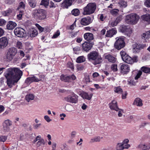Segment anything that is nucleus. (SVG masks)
<instances>
[{"instance_id": "20e7f679", "label": "nucleus", "mask_w": 150, "mask_h": 150, "mask_svg": "<svg viewBox=\"0 0 150 150\" xmlns=\"http://www.w3.org/2000/svg\"><path fill=\"white\" fill-rule=\"evenodd\" d=\"M96 5L94 3H90L84 8L83 14L84 15H90L95 11L96 8Z\"/></svg>"}, {"instance_id": "0eeeda50", "label": "nucleus", "mask_w": 150, "mask_h": 150, "mask_svg": "<svg viewBox=\"0 0 150 150\" xmlns=\"http://www.w3.org/2000/svg\"><path fill=\"white\" fill-rule=\"evenodd\" d=\"M17 52V50L16 48L11 47L9 48L6 55V57L7 60L9 61L12 60Z\"/></svg>"}, {"instance_id": "f704fd0d", "label": "nucleus", "mask_w": 150, "mask_h": 150, "mask_svg": "<svg viewBox=\"0 0 150 150\" xmlns=\"http://www.w3.org/2000/svg\"><path fill=\"white\" fill-rule=\"evenodd\" d=\"M132 73L133 74H137V75L135 77V79H137L139 78L140 76L142 75V71H138L137 70H134L132 71Z\"/></svg>"}, {"instance_id": "cd10ccee", "label": "nucleus", "mask_w": 150, "mask_h": 150, "mask_svg": "<svg viewBox=\"0 0 150 150\" xmlns=\"http://www.w3.org/2000/svg\"><path fill=\"white\" fill-rule=\"evenodd\" d=\"M74 0H65L62 3V5L64 8H67L69 6L71 5L73 1Z\"/></svg>"}, {"instance_id": "2f4dec72", "label": "nucleus", "mask_w": 150, "mask_h": 150, "mask_svg": "<svg viewBox=\"0 0 150 150\" xmlns=\"http://www.w3.org/2000/svg\"><path fill=\"white\" fill-rule=\"evenodd\" d=\"M141 37L142 39L145 40L150 38V30L142 34Z\"/></svg>"}, {"instance_id": "dca6fc26", "label": "nucleus", "mask_w": 150, "mask_h": 150, "mask_svg": "<svg viewBox=\"0 0 150 150\" xmlns=\"http://www.w3.org/2000/svg\"><path fill=\"white\" fill-rule=\"evenodd\" d=\"M8 40L6 37H3L0 38V49H2L7 46Z\"/></svg>"}, {"instance_id": "4c0bfd02", "label": "nucleus", "mask_w": 150, "mask_h": 150, "mask_svg": "<svg viewBox=\"0 0 150 150\" xmlns=\"http://www.w3.org/2000/svg\"><path fill=\"white\" fill-rule=\"evenodd\" d=\"M29 4L32 8H34L36 5V0H28Z\"/></svg>"}, {"instance_id": "13d9d810", "label": "nucleus", "mask_w": 150, "mask_h": 150, "mask_svg": "<svg viewBox=\"0 0 150 150\" xmlns=\"http://www.w3.org/2000/svg\"><path fill=\"white\" fill-rule=\"evenodd\" d=\"M67 66L68 67L72 70L74 69L73 64L71 62H69L67 63Z\"/></svg>"}, {"instance_id": "412c9836", "label": "nucleus", "mask_w": 150, "mask_h": 150, "mask_svg": "<svg viewBox=\"0 0 150 150\" xmlns=\"http://www.w3.org/2000/svg\"><path fill=\"white\" fill-rule=\"evenodd\" d=\"M92 43L85 42L83 44L82 46L83 50L85 51H89L91 48L92 45Z\"/></svg>"}, {"instance_id": "5fc2aeb1", "label": "nucleus", "mask_w": 150, "mask_h": 150, "mask_svg": "<svg viewBox=\"0 0 150 150\" xmlns=\"http://www.w3.org/2000/svg\"><path fill=\"white\" fill-rule=\"evenodd\" d=\"M25 82L27 84H29L32 82L31 77H30L27 78L25 80Z\"/></svg>"}, {"instance_id": "39448f33", "label": "nucleus", "mask_w": 150, "mask_h": 150, "mask_svg": "<svg viewBox=\"0 0 150 150\" xmlns=\"http://www.w3.org/2000/svg\"><path fill=\"white\" fill-rule=\"evenodd\" d=\"M46 11L42 9L35 10L33 13V16L34 18L40 20H44L46 18Z\"/></svg>"}, {"instance_id": "49530a36", "label": "nucleus", "mask_w": 150, "mask_h": 150, "mask_svg": "<svg viewBox=\"0 0 150 150\" xmlns=\"http://www.w3.org/2000/svg\"><path fill=\"white\" fill-rule=\"evenodd\" d=\"M19 11V13L18 14H17V17L18 20H20L21 19L22 16L23 14V10Z\"/></svg>"}, {"instance_id": "6e6d98bb", "label": "nucleus", "mask_w": 150, "mask_h": 150, "mask_svg": "<svg viewBox=\"0 0 150 150\" xmlns=\"http://www.w3.org/2000/svg\"><path fill=\"white\" fill-rule=\"evenodd\" d=\"M111 69L114 71H116L117 70V65L115 64H113L111 66Z\"/></svg>"}, {"instance_id": "603ef678", "label": "nucleus", "mask_w": 150, "mask_h": 150, "mask_svg": "<svg viewBox=\"0 0 150 150\" xmlns=\"http://www.w3.org/2000/svg\"><path fill=\"white\" fill-rule=\"evenodd\" d=\"M7 139V137L1 135L0 136V142H4Z\"/></svg>"}, {"instance_id": "f257e3e1", "label": "nucleus", "mask_w": 150, "mask_h": 150, "mask_svg": "<svg viewBox=\"0 0 150 150\" xmlns=\"http://www.w3.org/2000/svg\"><path fill=\"white\" fill-rule=\"evenodd\" d=\"M23 75V72L17 68L8 69L4 74L7 79V83L8 87L11 88L13 85L20 80Z\"/></svg>"}, {"instance_id": "bf43d9fd", "label": "nucleus", "mask_w": 150, "mask_h": 150, "mask_svg": "<svg viewBox=\"0 0 150 150\" xmlns=\"http://www.w3.org/2000/svg\"><path fill=\"white\" fill-rule=\"evenodd\" d=\"M122 19V16H119L117 17L115 21L118 24L121 21Z\"/></svg>"}, {"instance_id": "7ed1b4c3", "label": "nucleus", "mask_w": 150, "mask_h": 150, "mask_svg": "<svg viewBox=\"0 0 150 150\" xmlns=\"http://www.w3.org/2000/svg\"><path fill=\"white\" fill-rule=\"evenodd\" d=\"M139 19V16L137 14L132 13L126 16L125 21L128 24L135 25L137 23Z\"/></svg>"}, {"instance_id": "473e14b6", "label": "nucleus", "mask_w": 150, "mask_h": 150, "mask_svg": "<svg viewBox=\"0 0 150 150\" xmlns=\"http://www.w3.org/2000/svg\"><path fill=\"white\" fill-rule=\"evenodd\" d=\"M13 10L9 8L6 11L2 12V14L4 16H8L11 15L13 13Z\"/></svg>"}, {"instance_id": "c9c22d12", "label": "nucleus", "mask_w": 150, "mask_h": 150, "mask_svg": "<svg viewBox=\"0 0 150 150\" xmlns=\"http://www.w3.org/2000/svg\"><path fill=\"white\" fill-rule=\"evenodd\" d=\"M34 95L32 94H30L27 95L25 96V99L28 102L30 100L34 99Z\"/></svg>"}, {"instance_id": "864d4df0", "label": "nucleus", "mask_w": 150, "mask_h": 150, "mask_svg": "<svg viewBox=\"0 0 150 150\" xmlns=\"http://www.w3.org/2000/svg\"><path fill=\"white\" fill-rule=\"evenodd\" d=\"M35 25L38 28V29L39 30L40 32H42L43 31V30L44 29V28L40 26L38 24H36Z\"/></svg>"}, {"instance_id": "680f3d73", "label": "nucleus", "mask_w": 150, "mask_h": 150, "mask_svg": "<svg viewBox=\"0 0 150 150\" xmlns=\"http://www.w3.org/2000/svg\"><path fill=\"white\" fill-rule=\"evenodd\" d=\"M16 46L19 49H21L22 47V43L20 41H18L16 43Z\"/></svg>"}, {"instance_id": "a211bd4d", "label": "nucleus", "mask_w": 150, "mask_h": 150, "mask_svg": "<svg viewBox=\"0 0 150 150\" xmlns=\"http://www.w3.org/2000/svg\"><path fill=\"white\" fill-rule=\"evenodd\" d=\"M92 22L91 18L89 17L82 18L80 21L81 24L83 25H88Z\"/></svg>"}, {"instance_id": "79ce46f5", "label": "nucleus", "mask_w": 150, "mask_h": 150, "mask_svg": "<svg viewBox=\"0 0 150 150\" xmlns=\"http://www.w3.org/2000/svg\"><path fill=\"white\" fill-rule=\"evenodd\" d=\"M119 11L117 9H112L110 11V13L114 16H116L119 13Z\"/></svg>"}, {"instance_id": "f03ea898", "label": "nucleus", "mask_w": 150, "mask_h": 150, "mask_svg": "<svg viewBox=\"0 0 150 150\" xmlns=\"http://www.w3.org/2000/svg\"><path fill=\"white\" fill-rule=\"evenodd\" d=\"M88 58L89 61H92V63L95 65L100 64L103 61L102 58L98 53L93 51L88 54Z\"/></svg>"}, {"instance_id": "3c124183", "label": "nucleus", "mask_w": 150, "mask_h": 150, "mask_svg": "<svg viewBox=\"0 0 150 150\" xmlns=\"http://www.w3.org/2000/svg\"><path fill=\"white\" fill-rule=\"evenodd\" d=\"M60 34V32L59 30H57L54 34L52 37V38H57Z\"/></svg>"}, {"instance_id": "338daca9", "label": "nucleus", "mask_w": 150, "mask_h": 150, "mask_svg": "<svg viewBox=\"0 0 150 150\" xmlns=\"http://www.w3.org/2000/svg\"><path fill=\"white\" fill-rule=\"evenodd\" d=\"M128 82L129 84L132 85H134L135 84V83L133 79L129 80Z\"/></svg>"}, {"instance_id": "72a5a7b5", "label": "nucleus", "mask_w": 150, "mask_h": 150, "mask_svg": "<svg viewBox=\"0 0 150 150\" xmlns=\"http://www.w3.org/2000/svg\"><path fill=\"white\" fill-rule=\"evenodd\" d=\"M138 148L143 150H148L150 148V146L143 144H140L138 146Z\"/></svg>"}, {"instance_id": "a878e982", "label": "nucleus", "mask_w": 150, "mask_h": 150, "mask_svg": "<svg viewBox=\"0 0 150 150\" xmlns=\"http://www.w3.org/2000/svg\"><path fill=\"white\" fill-rule=\"evenodd\" d=\"M16 26V24L12 21L8 22L6 25L7 28L8 30H12Z\"/></svg>"}, {"instance_id": "f3484780", "label": "nucleus", "mask_w": 150, "mask_h": 150, "mask_svg": "<svg viewBox=\"0 0 150 150\" xmlns=\"http://www.w3.org/2000/svg\"><path fill=\"white\" fill-rule=\"evenodd\" d=\"M120 72L123 74H127L129 72L130 70L129 65L127 64H123L120 67Z\"/></svg>"}, {"instance_id": "6ab92c4d", "label": "nucleus", "mask_w": 150, "mask_h": 150, "mask_svg": "<svg viewBox=\"0 0 150 150\" xmlns=\"http://www.w3.org/2000/svg\"><path fill=\"white\" fill-rule=\"evenodd\" d=\"M38 34L37 30L35 28L30 29L28 32V36L31 38L35 37L38 35Z\"/></svg>"}, {"instance_id": "c85d7f7f", "label": "nucleus", "mask_w": 150, "mask_h": 150, "mask_svg": "<svg viewBox=\"0 0 150 150\" xmlns=\"http://www.w3.org/2000/svg\"><path fill=\"white\" fill-rule=\"evenodd\" d=\"M93 96V94H90L89 95L86 92H83L81 93V96L83 98L90 100L91 99Z\"/></svg>"}, {"instance_id": "5701e85b", "label": "nucleus", "mask_w": 150, "mask_h": 150, "mask_svg": "<svg viewBox=\"0 0 150 150\" xmlns=\"http://www.w3.org/2000/svg\"><path fill=\"white\" fill-rule=\"evenodd\" d=\"M117 33V31L115 29L112 28L107 31L105 36L106 37H111L115 34Z\"/></svg>"}, {"instance_id": "a18cd8bd", "label": "nucleus", "mask_w": 150, "mask_h": 150, "mask_svg": "<svg viewBox=\"0 0 150 150\" xmlns=\"http://www.w3.org/2000/svg\"><path fill=\"white\" fill-rule=\"evenodd\" d=\"M49 4L48 0H42L41 1L40 4L41 5H43L45 6H47Z\"/></svg>"}, {"instance_id": "7c9ffc66", "label": "nucleus", "mask_w": 150, "mask_h": 150, "mask_svg": "<svg viewBox=\"0 0 150 150\" xmlns=\"http://www.w3.org/2000/svg\"><path fill=\"white\" fill-rule=\"evenodd\" d=\"M118 5L121 8H125L127 6V3L123 0H120L118 2Z\"/></svg>"}, {"instance_id": "8fccbe9b", "label": "nucleus", "mask_w": 150, "mask_h": 150, "mask_svg": "<svg viewBox=\"0 0 150 150\" xmlns=\"http://www.w3.org/2000/svg\"><path fill=\"white\" fill-rule=\"evenodd\" d=\"M120 54L122 59H123L124 57H125L126 56L128 55V54L126 53V52L125 51L123 50L120 52Z\"/></svg>"}, {"instance_id": "09e8293b", "label": "nucleus", "mask_w": 150, "mask_h": 150, "mask_svg": "<svg viewBox=\"0 0 150 150\" xmlns=\"http://www.w3.org/2000/svg\"><path fill=\"white\" fill-rule=\"evenodd\" d=\"M32 80V82H38L41 81V79H39L38 78L35 76H33L32 77H30Z\"/></svg>"}, {"instance_id": "9d476101", "label": "nucleus", "mask_w": 150, "mask_h": 150, "mask_svg": "<svg viewBox=\"0 0 150 150\" xmlns=\"http://www.w3.org/2000/svg\"><path fill=\"white\" fill-rule=\"evenodd\" d=\"M120 30L128 37H129L132 33V29L129 26L122 25L120 28Z\"/></svg>"}, {"instance_id": "58836bf2", "label": "nucleus", "mask_w": 150, "mask_h": 150, "mask_svg": "<svg viewBox=\"0 0 150 150\" xmlns=\"http://www.w3.org/2000/svg\"><path fill=\"white\" fill-rule=\"evenodd\" d=\"M114 91L116 93L120 94L122 93L123 91L122 88H121L120 86H118L114 88Z\"/></svg>"}, {"instance_id": "ea45409f", "label": "nucleus", "mask_w": 150, "mask_h": 150, "mask_svg": "<svg viewBox=\"0 0 150 150\" xmlns=\"http://www.w3.org/2000/svg\"><path fill=\"white\" fill-rule=\"evenodd\" d=\"M25 5L22 2H21L19 3V6L17 8V11H20L21 10H23L25 9Z\"/></svg>"}, {"instance_id": "423d86ee", "label": "nucleus", "mask_w": 150, "mask_h": 150, "mask_svg": "<svg viewBox=\"0 0 150 150\" xmlns=\"http://www.w3.org/2000/svg\"><path fill=\"white\" fill-rule=\"evenodd\" d=\"M64 100L67 102L77 103L78 101V96L74 93H73L71 95L65 97L64 98Z\"/></svg>"}, {"instance_id": "b1692460", "label": "nucleus", "mask_w": 150, "mask_h": 150, "mask_svg": "<svg viewBox=\"0 0 150 150\" xmlns=\"http://www.w3.org/2000/svg\"><path fill=\"white\" fill-rule=\"evenodd\" d=\"M105 58L107 59L109 62L115 63L116 61V58L112 55L110 54H107L105 56Z\"/></svg>"}, {"instance_id": "052dcab7", "label": "nucleus", "mask_w": 150, "mask_h": 150, "mask_svg": "<svg viewBox=\"0 0 150 150\" xmlns=\"http://www.w3.org/2000/svg\"><path fill=\"white\" fill-rule=\"evenodd\" d=\"M144 5L147 7H150V0H146L144 2Z\"/></svg>"}, {"instance_id": "c03bdc74", "label": "nucleus", "mask_w": 150, "mask_h": 150, "mask_svg": "<svg viewBox=\"0 0 150 150\" xmlns=\"http://www.w3.org/2000/svg\"><path fill=\"white\" fill-rule=\"evenodd\" d=\"M123 144L122 143H118L116 146V149L117 150L123 149Z\"/></svg>"}, {"instance_id": "4468645a", "label": "nucleus", "mask_w": 150, "mask_h": 150, "mask_svg": "<svg viewBox=\"0 0 150 150\" xmlns=\"http://www.w3.org/2000/svg\"><path fill=\"white\" fill-rule=\"evenodd\" d=\"M12 122L11 121L8 119L6 120L3 123V129L6 131L9 132L10 131L9 126L12 125Z\"/></svg>"}, {"instance_id": "774afa93", "label": "nucleus", "mask_w": 150, "mask_h": 150, "mask_svg": "<svg viewBox=\"0 0 150 150\" xmlns=\"http://www.w3.org/2000/svg\"><path fill=\"white\" fill-rule=\"evenodd\" d=\"M118 111V116L119 117H120L122 116V112H123V110H121L119 109Z\"/></svg>"}, {"instance_id": "393cba45", "label": "nucleus", "mask_w": 150, "mask_h": 150, "mask_svg": "<svg viewBox=\"0 0 150 150\" xmlns=\"http://www.w3.org/2000/svg\"><path fill=\"white\" fill-rule=\"evenodd\" d=\"M103 138L102 137H101L99 136H95L90 139L89 143H92L94 142H99Z\"/></svg>"}, {"instance_id": "4be33fe9", "label": "nucleus", "mask_w": 150, "mask_h": 150, "mask_svg": "<svg viewBox=\"0 0 150 150\" xmlns=\"http://www.w3.org/2000/svg\"><path fill=\"white\" fill-rule=\"evenodd\" d=\"M84 38L86 40L88 41L89 42H90V41L94 39L93 34L90 33H85L84 35Z\"/></svg>"}, {"instance_id": "ddd939ff", "label": "nucleus", "mask_w": 150, "mask_h": 150, "mask_svg": "<svg viewBox=\"0 0 150 150\" xmlns=\"http://www.w3.org/2000/svg\"><path fill=\"white\" fill-rule=\"evenodd\" d=\"M137 57H134L133 58H132L128 55L125 57L123 58L122 60L128 64H132L134 62H136L137 60Z\"/></svg>"}, {"instance_id": "6e6552de", "label": "nucleus", "mask_w": 150, "mask_h": 150, "mask_svg": "<svg viewBox=\"0 0 150 150\" xmlns=\"http://www.w3.org/2000/svg\"><path fill=\"white\" fill-rule=\"evenodd\" d=\"M116 39V41L115 43L114 47L116 49L120 50L125 47V43L123 38L117 37Z\"/></svg>"}, {"instance_id": "4d7b16f0", "label": "nucleus", "mask_w": 150, "mask_h": 150, "mask_svg": "<svg viewBox=\"0 0 150 150\" xmlns=\"http://www.w3.org/2000/svg\"><path fill=\"white\" fill-rule=\"evenodd\" d=\"M6 21L2 19H0V26H3L5 25Z\"/></svg>"}, {"instance_id": "e2e57ef3", "label": "nucleus", "mask_w": 150, "mask_h": 150, "mask_svg": "<svg viewBox=\"0 0 150 150\" xmlns=\"http://www.w3.org/2000/svg\"><path fill=\"white\" fill-rule=\"evenodd\" d=\"M44 118L46 121L48 122H49L52 121V119H50L49 117L47 115L45 116Z\"/></svg>"}, {"instance_id": "1a4fd4ad", "label": "nucleus", "mask_w": 150, "mask_h": 150, "mask_svg": "<svg viewBox=\"0 0 150 150\" xmlns=\"http://www.w3.org/2000/svg\"><path fill=\"white\" fill-rule=\"evenodd\" d=\"M36 143V145L37 147H43L45 144V142L44 139L41 138L40 135L37 136L35 139L33 141V143Z\"/></svg>"}, {"instance_id": "c756f323", "label": "nucleus", "mask_w": 150, "mask_h": 150, "mask_svg": "<svg viewBox=\"0 0 150 150\" xmlns=\"http://www.w3.org/2000/svg\"><path fill=\"white\" fill-rule=\"evenodd\" d=\"M141 18L143 21L147 22L148 23H150V14H146L141 16Z\"/></svg>"}, {"instance_id": "69168bd1", "label": "nucleus", "mask_w": 150, "mask_h": 150, "mask_svg": "<svg viewBox=\"0 0 150 150\" xmlns=\"http://www.w3.org/2000/svg\"><path fill=\"white\" fill-rule=\"evenodd\" d=\"M123 149H128L130 147V145L129 144H122Z\"/></svg>"}, {"instance_id": "aec40b11", "label": "nucleus", "mask_w": 150, "mask_h": 150, "mask_svg": "<svg viewBox=\"0 0 150 150\" xmlns=\"http://www.w3.org/2000/svg\"><path fill=\"white\" fill-rule=\"evenodd\" d=\"M109 105V107L111 110H114L116 111H118L119 110L117 106V101L114 100H112Z\"/></svg>"}, {"instance_id": "a19ab883", "label": "nucleus", "mask_w": 150, "mask_h": 150, "mask_svg": "<svg viewBox=\"0 0 150 150\" xmlns=\"http://www.w3.org/2000/svg\"><path fill=\"white\" fill-rule=\"evenodd\" d=\"M85 60V58L83 56H81L78 57L76 60V62L78 63L83 62Z\"/></svg>"}, {"instance_id": "9b49d317", "label": "nucleus", "mask_w": 150, "mask_h": 150, "mask_svg": "<svg viewBox=\"0 0 150 150\" xmlns=\"http://www.w3.org/2000/svg\"><path fill=\"white\" fill-rule=\"evenodd\" d=\"M146 46V44H134L133 46L134 52H139L141 50L145 47Z\"/></svg>"}, {"instance_id": "e433bc0d", "label": "nucleus", "mask_w": 150, "mask_h": 150, "mask_svg": "<svg viewBox=\"0 0 150 150\" xmlns=\"http://www.w3.org/2000/svg\"><path fill=\"white\" fill-rule=\"evenodd\" d=\"M142 72L145 73H149L150 72V68L146 67H143L141 69Z\"/></svg>"}, {"instance_id": "de8ad7c7", "label": "nucleus", "mask_w": 150, "mask_h": 150, "mask_svg": "<svg viewBox=\"0 0 150 150\" xmlns=\"http://www.w3.org/2000/svg\"><path fill=\"white\" fill-rule=\"evenodd\" d=\"M117 24L115 20L113 21H110L109 23V25L110 27H113L116 26Z\"/></svg>"}, {"instance_id": "2eb2a0df", "label": "nucleus", "mask_w": 150, "mask_h": 150, "mask_svg": "<svg viewBox=\"0 0 150 150\" xmlns=\"http://www.w3.org/2000/svg\"><path fill=\"white\" fill-rule=\"evenodd\" d=\"M25 30L21 28H17L14 30V33L16 35L19 37L23 36Z\"/></svg>"}, {"instance_id": "0e129e2a", "label": "nucleus", "mask_w": 150, "mask_h": 150, "mask_svg": "<svg viewBox=\"0 0 150 150\" xmlns=\"http://www.w3.org/2000/svg\"><path fill=\"white\" fill-rule=\"evenodd\" d=\"M149 124V122H142L140 125V127H144L147 125Z\"/></svg>"}, {"instance_id": "bb28decb", "label": "nucleus", "mask_w": 150, "mask_h": 150, "mask_svg": "<svg viewBox=\"0 0 150 150\" xmlns=\"http://www.w3.org/2000/svg\"><path fill=\"white\" fill-rule=\"evenodd\" d=\"M133 104L137 106L141 107L143 105L142 100L140 98H137L134 100Z\"/></svg>"}, {"instance_id": "37998d69", "label": "nucleus", "mask_w": 150, "mask_h": 150, "mask_svg": "<svg viewBox=\"0 0 150 150\" xmlns=\"http://www.w3.org/2000/svg\"><path fill=\"white\" fill-rule=\"evenodd\" d=\"M71 13L72 15L75 16H78L80 13V11L78 9H74L71 11Z\"/></svg>"}, {"instance_id": "f8f14e48", "label": "nucleus", "mask_w": 150, "mask_h": 150, "mask_svg": "<svg viewBox=\"0 0 150 150\" xmlns=\"http://www.w3.org/2000/svg\"><path fill=\"white\" fill-rule=\"evenodd\" d=\"M60 78L62 81L68 82H71L72 81L75 80L76 79V77L74 74L69 76L62 75Z\"/></svg>"}]
</instances>
